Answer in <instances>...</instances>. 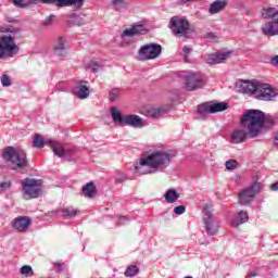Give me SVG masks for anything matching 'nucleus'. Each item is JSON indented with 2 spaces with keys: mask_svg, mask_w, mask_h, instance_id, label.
Masks as SVG:
<instances>
[{
  "mask_svg": "<svg viewBox=\"0 0 278 278\" xmlns=\"http://www.w3.org/2000/svg\"><path fill=\"white\" fill-rule=\"evenodd\" d=\"M173 154L156 150L146 157H142L139 163L135 165V170L138 175H153L155 173H164L170 166Z\"/></svg>",
  "mask_w": 278,
  "mask_h": 278,
  "instance_id": "f257e3e1",
  "label": "nucleus"
},
{
  "mask_svg": "<svg viewBox=\"0 0 278 278\" xmlns=\"http://www.w3.org/2000/svg\"><path fill=\"white\" fill-rule=\"evenodd\" d=\"M277 117L266 115L263 111L255 109L245 111L241 117V125L247 129L250 138H257V136L262 134L264 125L266 127H273V125H277Z\"/></svg>",
  "mask_w": 278,
  "mask_h": 278,
  "instance_id": "f03ea898",
  "label": "nucleus"
},
{
  "mask_svg": "<svg viewBox=\"0 0 278 278\" xmlns=\"http://www.w3.org/2000/svg\"><path fill=\"white\" fill-rule=\"evenodd\" d=\"M168 27L176 38H190L195 31L194 26H190L188 18L179 15L170 17Z\"/></svg>",
  "mask_w": 278,
  "mask_h": 278,
  "instance_id": "7ed1b4c3",
  "label": "nucleus"
},
{
  "mask_svg": "<svg viewBox=\"0 0 278 278\" xmlns=\"http://www.w3.org/2000/svg\"><path fill=\"white\" fill-rule=\"evenodd\" d=\"M2 157L9 162V166L12 170L27 168V153L23 150L14 149V147H7L2 152Z\"/></svg>",
  "mask_w": 278,
  "mask_h": 278,
  "instance_id": "20e7f679",
  "label": "nucleus"
},
{
  "mask_svg": "<svg viewBox=\"0 0 278 278\" xmlns=\"http://www.w3.org/2000/svg\"><path fill=\"white\" fill-rule=\"evenodd\" d=\"M21 48L16 46L12 35L0 36V60H8V58H16Z\"/></svg>",
  "mask_w": 278,
  "mask_h": 278,
  "instance_id": "39448f33",
  "label": "nucleus"
},
{
  "mask_svg": "<svg viewBox=\"0 0 278 278\" xmlns=\"http://www.w3.org/2000/svg\"><path fill=\"white\" fill-rule=\"evenodd\" d=\"M111 116L117 125H127L128 127H143L142 118L138 115H123L116 106L111 108Z\"/></svg>",
  "mask_w": 278,
  "mask_h": 278,
  "instance_id": "423d86ee",
  "label": "nucleus"
},
{
  "mask_svg": "<svg viewBox=\"0 0 278 278\" xmlns=\"http://www.w3.org/2000/svg\"><path fill=\"white\" fill-rule=\"evenodd\" d=\"M45 144L50 147L54 155L58 157H64L66 155V151L64 150V146H62V143L53 140H45V138H42V136L39 134L35 135L33 147H35V149H42Z\"/></svg>",
  "mask_w": 278,
  "mask_h": 278,
  "instance_id": "0eeeda50",
  "label": "nucleus"
},
{
  "mask_svg": "<svg viewBox=\"0 0 278 278\" xmlns=\"http://www.w3.org/2000/svg\"><path fill=\"white\" fill-rule=\"evenodd\" d=\"M23 193L29 199H38L42 192V180L25 178L21 180Z\"/></svg>",
  "mask_w": 278,
  "mask_h": 278,
  "instance_id": "6e6552de",
  "label": "nucleus"
},
{
  "mask_svg": "<svg viewBox=\"0 0 278 278\" xmlns=\"http://www.w3.org/2000/svg\"><path fill=\"white\" fill-rule=\"evenodd\" d=\"M229 108L227 102H205L198 105V115L200 118H207L208 114H216V112H225Z\"/></svg>",
  "mask_w": 278,
  "mask_h": 278,
  "instance_id": "1a4fd4ad",
  "label": "nucleus"
},
{
  "mask_svg": "<svg viewBox=\"0 0 278 278\" xmlns=\"http://www.w3.org/2000/svg\"><path fill=\"white\" fill-rule=\"evenodd\" d=\"M160 55H162V46L157 43H147L138 51V59L141 60V62L155 60L160 58Z\"/></svg>",
  "mask_w": 278,
  "mask_h": 278,
  "instance_id": "9d476101",
  "label": "nucleus"
},
{
  "mask_svg": "<svg viewBox=\"0 0 278 278\" xmlns=\"http://www.w3.org/2000/svg\"><path fill=\"white\" fill-rule=\"evenodd\" d=\"M203 220L207 236H216L218 233V222L214 219V214L207 205L203 210Z\"/></svg>",
  "mask_w": 278,
  "mask_h": 278,
  "instance_id": "9b49d317",
  "label": "nucleus"
},
{
  "mask_svg": "<svg viewBox=\"0 0 278 278\" xmlns=\"http://www.w3.org/2000/svg\"><path fill=\"white\" fill-rule=\"evenodd\" d=\"M277 97V92L273 90V87L268 84H256V89L254 91V99L258 101H273Z\"/></svg>",
  "mask_w": 278,
  "mask_h": 278,
  "instance_id": "f8f14e48",
  "label": "nucleus"
},
{
  "mask_svg": "<svg viewBox=\"0 0 278 278\" xmlns=\"http://www.w3.org/2000/svg\"><path fill=\"white\" fill-rule=\"evenodd\" d=\"M262 190V185L260 182H254L250 187L242 190L239 193V203L240 205H249L251 203V199H254Z\"/></svg>",
  "mask_w": 278,
  "mask_h": 278,
  "instance_id": "ddd939ff",
  "label": "nucleus"
},
{
  "mask_svg": "<svg viewBox=\"0 0 278 278\" xmlns=\"http://www.w3.org/2000/svg\"><path fill=\"white\" fill-rule=\"evenodd\" d=\"M257 88V83H252L249 80H237L236 89L241 94H255V90Z\"/></svg>",
  "mask_w": 278,
  "mask_h": 278,
  "instance_id": "4468645a",
  "label": "nucleus"
},
{
  "mask_svg": "<svg viewBox=\"0 0 278 278\" xmlns=\"http://www.w3.org/2000/svg\"><path fill=\"white\" fill-rule=\"evenodd\" d=\"M31 225V218L28 216H18L13 219L12 227L15 229V231H18L20 233H25L27 229H29Z\"/></svg>",
  "mask_w": 278,
  "mask_h": 278,
  "instance_id": "2eb2a0df",
  "label": "nucleus"
},
{
  "mask_svg": "<svg viewBox=\"0 0 278 278\" xmlns=\"http://www.w3.org/2000/svg\"><path fill=\"white\" fill-rule=\"evenodd\" d=\"M186 88L187 90H197L203 88V77L199 74H189L186 76Z\"/></svg>",
  "mask_w": 278,
  "mask_h": 278,
  "instance_id": "dca6fc26",
  "label": "nucleus"
},
{
  "mask_svg": "<svg viewBox=\"0 0 278 278\" xmlns=\"http://www.w3.org/2000/svg\"><path fill=\"white\" fill-rule=\"evenodd\" d=\"M147 33V28H144V25L139 24L135 25L131 28H127L123 30L121 34V38H134V36H142Z\"/></svg>",
  "mask_w": 278,
  "mask_h": 278,
  "instance_id": "f3484780",
  "label": "nucleus"
},
{
  "mask_svg": "<svg viewBox=\"0 0 278 278\" xmlns=\"http://www.w3.org/2000/svg\"><path fill=\"white\" fill-rule=\"evenodd\" d=\"M66 39L64 37H59L55 45L53 46V53L58 58H66Z\"/></svg>",
  "mask_w": 278,
  "mask_h": 278,
  "instance_id": "a211bd4d",
  "label": "nucleus"
},
{
  "mask_svg": "<svg viewBox=\"0 0 278 278\" xmlns=\"http://www.w3.org/2000/svg\"><path fill=\"white\" fill-rule=\"evenodd\" d=\"M261 31L264 36H278V17L265 24Z\"/></svg>",
  "mask_w": 278,
  "mask_h": 278,
  "instance_id": "6ab92c4d",
  "label": "nucleus"
},
{
  "mask_svg": "<svg viewBox=\"0 0 278 278\" xmlns=\"http://www.w3.org/2000/svg\"><path fill=\"white\" fill-rule=\"evenodd\" d=\"M229 55H231V53L229 52H216L214 54H211L206 59V62L208 64H223L226 60H229Z\"/></svg>",
  "mask_w": 278,
  "mask_h": 278,
  "instance_id": "aec40b11",
  "label": "nucleus"
},
{
  "mask_svg": "<svg viewBox=\"0 0 278 278\" xmlns=\"http://www.w3.org/2000/svg\"><path fill=\"white\" fill-rule=\"evenodd\" d=\"M249 132L242 129H235L230 135V140L232 144H242L247 140Z\"/></svg>",
  "mask_w": 278,
  "mask_h": 278,
  "instance_id": "412c9836",
  "label": "nucleus"
},
{
  "mask_svg": "<svg viewBox=\"0 0 278 278\" xmlns=\"http://www.w3.org/2000/svg\"><path fill=\"white\" fill-rule=\"evenodd\" d=\"M244 223H249V213L247 211H239L237 215L231 219V227H240V225H244Z\"/></svg>",
  "mask_w": 278,
  "mask_h": 278,
  "instance_id": "4be33fe9",
  "label": "nucleus"
},
{
  "mask_svg": "<svg viewBox=\"0 0 278 278\" xmlns=\"http://www.w3.org/2000/svg\"><path fill=\"white\" fill-rule=\"evenodd\" d=\"M111 5L115 12H127L129 10V1L128 0H111Z\"/></svg>",
  "mask_w": 278,
  "mask_h": 278,
  "instance_id": "5701e85b",
  "label": "nucleus"
},
{
  "mask_svg": "<svg viewBox=\"0 0 278 278\" xmlns=\"http://www.w3.org/2000/svg\"><path fill=\"white\" fill-rule=\"evenodd\" d=\"M227 8V0H216L213 3H211L208 8V13L211 14H218L219 12H223Z\"/></svg>",
  "mask_w": 278,
  "mask_h": 278,
  "instance_id": "b1692460",
  "label": "nucleus"
},
{
  "mask_svg": "<svg viewBox=\"0 0 278 278\" xmlns=\"http://www.w3.org/2000/svg\"><path fill=\"white\" fill-rule=\"evenodd\" d=\"M262 16L266 21H276L278 18V10L275 8H264L262 10Z\"/></svg>",
  "mask_w": 278,
  "mask_h": 278,
  "instance_id": "393cba45",
  "label": "nucleus"
},
{
  "mask_svg": "<svg viewBox=\"0 0 278 278\" xmlns=\"http://www.w3.org/2000/svg\"><path fill=\"white\" fill-rule=\"evenodd\" d=\"M164 199L166 203H176L179 200V192L176 189H167Z\"/></svg>",
  "mask_w": 278,
  "mask_h": 278,
  "instance_id": "a878e982",
  "label": "nucleus"
},
{
  "mask_svg": "<svg viewBox=\"0 0 278 278\" xmlns=\"http://www.w3.org/2000/svg\"><path fill=\"white\" fill-rule=\"evenodd\" d=\"M83 194L87 197V199H93L94 194H97V187L93 182H88L83 187Z\"/></svg>",
  "mask_w": 278,
  "mask_h": 278,
  "instance_id": "bb28decb",
  "label": "nucleus"
},
{
  "mask_svg": "<svg viewBox=\"0 0 278 278\" xmlns=\"http://www.w3.org/2000/svg\"><path fill=\"white\" fill-rule=\"evenodd\" d=\"M166 112L164 108H151L148 110V116H150V118H161Z\"/></svg>",
  "mask_w": 278,
  "mask_h": 278,
  "instance_id": "cd10ccee",
  "label": "nucleus"
},
{
  "mask_svg": "<svg viewBox=\"0 0 278 278\" xmlns=\"http://www.w3.org/2000/svg\"><path fill=\"white\" fill-rule=\"evenodd\" d=\"M62 216L65 219L75 218L77 216V208L67 206L61 210Z\"/></svg>",
  "mask_w": 278,
  "mask_h": 278,
  "instance_id": "c85d7f7f",
  "label": "nucleus"
},
{
  "mask_svg": "<svg viewBox=\"0 0 278 278\" xmlns=\"http://www.w3.org/2000/svg\"><path fill=\"white\" fill-rule=\"evenodd\" d=\"M76 96L78 99H88V97H90V89H88L87 86L80 85Z\"/></svg>",
  "mask_w": 278,
  "mask_h": 278,
  "instance_id": "c756f323",
  "label": "nucleus"
},
{
  "mask_svg": "<svg viewBox=\"0 0 278 278\" xmlns=\"http://www.w3.org/2000/svg\"><path fill=\"white\" fill-rule=\"evenodd\" d=\"M121 94H122L121 89L118 88L112 89L109 93V101H111V103L118 101L121 99Z\"/></svg>",
  "mask_w": 278,
  "mask_h": 278,
  "instance_id": "7c9ffc66",
  "label": "nucleus"
},
{
  "mask_svg": "<svg viewBox=\"0 0 278 278\" xmlns=\"http://www.w3.org/2000/svg\"><path fill=\"white\" fill-rule=\"evenodd\" d=\"M138 273H140V268H138V266H136V265H130L126 268L124 275L126 277H136V275H138Z\"/></svg>",
  "mask_w": 278,
  "mask_h": 278,
  "instance_id": "2f4dec72",
  "label": "nucleus"
},
{
  "mask_svg": "<svg viewBox=\"0 0 278 278\" xmlns=\"http://www.w3.org/2000/svg\"><path fill=\"white\" fill-rule=\"evenodd\" d=\"M21 274L24 275L25 277H34V269L29 265H24L21 268Z\"/></svg>",
  "mask_w": 278,
  "mask_h": 278,
  "instance_id": "473e14b6",
  "label": "nucleus"
},
{
  "mask_svg": "<svg viewBox=\"0 0 278 278\" xmlns=\"http://www.w3.org/2000/svg\"><path fill=\"white\" fill-rule=\"evenodd\" d=\"M1 85L3 88H9V86H12V79H10V76L8 74H4L0 77Z\"/></svg>",
  "mask_w": 278,
  "mask_h": 278,
  "instance_id": "72a5a7b5",
  "label": "nucleus"
},
{
  "mask_svg": "<svg viewBox=\"0 0 278 278\" xmlns=\"http://www.w3.org/2000/svg\"><path fill=\"white\" fill-rule=\"evenodd\" d=\"M225 166H226L227 170H236V168H238V161L228 160V161H226Z\"/></svg>",
  "mask_w": 278,
  "mask_h": 278,
  "instance_id": "f704fd0d",
  "label": "nucleus"
},
{
  "mask_svg": "<svg viewBox=\"0 0 278 278\" xmlns=\"http://www.w3.org/2000/svg\"><path fill=\"white\" fill-rule=\"evenodd\" d=\"M71 25H77V27H81L86 25V20L84 17H76L68 22Z\"/></svg>",
  "mask_w": 278,
  "mask_h": 278,
  "instance_id": "c9c22d12",
  "label": "nucleus"
},
{
  "mask_svg": "<svg viewBox=\"0 0 278 278\" xmlns=\"http://www.w3.org/2000/svg\"><path fill=\"white\" fill-rule=\"evenodd\" d=\"M55 23V15H49L43 22V27H50V25H53Z\"/></svg>",
  "mask_w": 278,
  "mask_h": 278,
  "instance_id": "e433bc0d",
  "label": "nucleus"
},
{
  "mask_svg": "<svg viewBox=\"0 0 278 278\" xmlns=\"http://www.w3.org/2000/svg\"><path fill=\"white\" fill-rule=\"evenodd\" d=\"M174 214H177V216H181V214H186V206L178 205V206L174 207Z\"/></svg>",
  "mask_w": 278,
  "mask_h": 278,
  "instance_id": "4c0bfd02",
  "label": "nucleus"
},
{
  "mask_svg": "<svg viewBox=\"0 0 278 278\" xmlns=\"http://www.w3.org/2000/svg\"><path fill=\"white\" fill-rule=\"evenodd\" d=\"M89 68L91 73H99V63L97 61H91L89 63Z\"/></svg>",
  "mask_w": 278,
  "mask_h": 278,
  "instance_id": "58836bf2",
  "label": "nucleus"
},
{
  "mask_svg": "<svg viewBox=\"0 0 278 278\" xmlns=\"http://www.w3.org/2000/svg\"><path fill=\"white\" fill-rule=\"evenodd\" d=\"M1 192H8L10 188H12V182L10 181H4L0 184Z\"/></svg>",
  "mask_w": 278,
  "mask_h": 278,
  "instance_id": "ea45409f",
  "label": "nucleus"
},
{
  "mask_svg": "<svg viewBox=\"0 0 278 278\" xmlns=\"http://www.w3.org/2000/svg\"><path fill=\"white\" fill-rule=\"evenodd\" d=\"M129 223V218L127 216L118 217L117 225H127Z\"/></svg>",
  "mask_w": 278,
  "mask_h": 278,
  "instance_id": "a19ab883",
  "label": "nucleus"
},
{
  "mask_svg": "<svg viewBox=\"0 0 278 278\" xmlns=\"http://www.w3.org/2000/svg\"><path fill=\"white\" fill-rule=\"evenodd\" d=\"M192 53V47H190V46H185L184 48H182V55H190Z\"/></svg>",
  "mask_w": 278,
  "mask_h": 278,
  "instance_id": "79ce46f5",
  "label": "nucleus"
},
{
  "mask_svg": "<svg viewBox=\"0 0 278 278\" xmlns=\"http://www.w3.org/2000/svg\"><path fill=\"white\" fill-rule=\"evenodd\" d=\"M258 276H260V271H257V269H254V270H250L248 273L247 278H254V277H258Z\"/></svg>",
  "mask_w": 278,
  "mask_h": 278,
  "instance_id": "37998d69",
  "label": "nucleus"
},
{
  "mask_svg": "<svg viewBox=\"0 0 278 278\" xmlns=\"http://www.w3.org/2000/svg\"><path fill=\"white\" fill-rule=\"evenodd\" d=\"M12 2L14 3V5H16L17 8H23L25 4L23 3V0H12Z\"/></svg>",
  "mask_w": 278,
  "mask_h": 278,
  "instance_id": "c03bdc74",
  "label": "nucleus"
},
{
  "mask_svg": "<svg viewBox=\"0 0 278 278\" xmlns=\"http://www.w3.org/2000/svg\"><path fill=\"white\" fill-rule=\"evenodd\" d=\"M55 268L59 273H62V270H64V264L62 263H56L55 264Z\"/></svg>",
  "mask_w": 278,
  "mask_h": 278,
  "instance_id": "a18cd8bd",
  "label": "nucleus"
},
{
  "mask_svg": "<svg viewBox=\"0 0 278 278\" xmlns=\"http://www.w3.org/2000/svg\"><path fill=\"white\" fill-rule=\"evenodd\" d=\"M271 65L273 66H278V55H275L271 58Z\"/></svg>",
  "mask_w": 278,
  "mask_h": 278,
  "instance_id": "49530a36",
  "label": "nucleus"
},
{
  "mask_svg": "<svg viewBox=\"0 0 278 278\" xmlns=\"http://www.w3.org/2000/svg\"><path fill=\"white\" fill-rule=\"evenodd\" d=\"M270 190H273V192H277L278 191V182L270 185Z\"/></svg>",
  "mask_w": 278,
  "mask_h": 278,
  "instance_id": "de8ad7c7",
  "label": "nucleus"
},
{
  "mask_svg": "<svg viewBox=\"0 0 278 278\" xmlns=\"http://www.w3.org/2000/svg\"><path fill=\"white\" fill-rule=\"evenodd\" d=\"M206 38H208L210 40H214V38H216V35H214L213 33H208L206 35Z\"/></svg>",
  "mask_w": 278,
  "mask_h": 278,
  "instance_id": "09e8293b",
  "label": "nucleus"
},
{
  "mask_svg": "<svg viewBox=\"0 0 278 278\" xmlns=\"http://www.w3.org/2000/svg\"><path fill=\"white\" fill-rule=\"evenodd\" d=\"M8 31H10L11 34H17L18 28H8Z\"/></svg>",
  "mask_w": 278,
  "mask_h": 278,
  "instance_id": "8fccbe9b",
  "label": "nucleus"
},
{
  "mask_svg": "<svg viewBox=\"0 0 278 278\" xmlns=\"http://www.w3.org/2000/svg\"><path fill=\"white\" fill-rule=\"evenodd\" d=\"M185 278H193L192 276H187V277H185Z\"/></svg>",
  "mask_w": 278,
  "mask_h": 278,
  "instance_id": "3c124183",
  "label": "nucleus"
},
{
  "mask_svg": "<svg viewBox=\"0 0 278 278\" xmlns=\"http://www.w3.org/2000/svg\"><path fill=\"white\" fill-rule=\"evenodd\" d=\"M117 181H122L121 179H117Z\"/></svg>",
  "mask_w": 278,
  "mask_h": 278,
  "instance_id": "603ef678",
  "label": "nucleus"
}]
</instances>
